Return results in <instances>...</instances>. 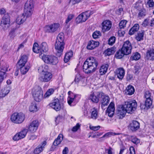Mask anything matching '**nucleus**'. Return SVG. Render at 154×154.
I'll use <instances>...</instances> for the list:
<instances>
[{
  "mask_svg": "<svg viewBox=\"0 0 154 154\" xmlns=\"http://www.w3.org/2000/svg\"><path fill=\"white\" fill-rule=\"evenodd\" d=\"M30 111L31 112H36L37 111V107L36 105L33 104L31 105L29 108Z\"/></svg>",
  "mask_w": 154,
  "mask_h": 154,
  "instance_id": "51",
  "label": "nucleus"
},
{
  "mask_svg": "<svg viewBox=\"0 0 154 154\" xmlns=\"http://www.w3.org/2000/svg\"><path fill=\"white\" fill-rule=\"evenodd\" d=\"M103 93L102 92H97L95 94H91L89 97V99L94 103H97L99 100V98L102 96Z\"/></svg>",
  "mask_w": 154,
  "mask_h": 154,
  "instance_id": "15",
  "label": "nucleus"
},
{
  "mask_svg": "<svg viewBox=\"0 0 154 154\" xmlns=\"http://www.w3.org/2000/svg\"><path fill=\"white\" fill-rule=\"evenodd\" d=\"M10 92L9 88L6 87L1 90L0 92V97H4L7 95Z\"/></svg>",
  "mask_w": 154,
  "mask_h": 154,
  "instance_id": "37",
  "label": "nucleus"
},
{
  "mask_svg": "<svg viewBox=\"0 0 154 154\" xmlns=\"http://www.w3.org/2000/svg\"><path fill=\"white\" fill-rule=\"evenodd\" d=\"M115 75L120 80H122L124 76L125 71L123 68L117 69L115 71Z\"/></svg>",
  "mask_w": 154,
  "mask_h": 154,
  "instance_id": "20",
  "label": "nucleus"
},
{
  "mask_svg": "<svg viewBox=\"0 0 154 154\" xmlns=\"http://www.w3.org/2000/svg\"><path fill=\"white\" fill-rule=\"evenodd\" d=\"M120 134V133H116L111 132H108L106 133L102 137V138L106 137L107 138L111 137L112 136H115L116 135H119Z\"/></svg>",
  "mask_w": 154,
  "mask_h": 154,
  "instance_id": "44",
  "label": "nucleus"
},
{
  "mask_svg": "<svg viewBox=\"0 0 154 154\" xmlns=\"http://www.w3.org/2000/svg\"><path fill=\"white\" fill-rule=\"evenodd\" d=\"M10 17L8 14H5L2 17L1 26L3 28L8 27L10 23Z\"/></svg>",
  "mask_w": 154,
  "mask_h": 154,
  "instance_id": "16",
  "label": "nucleus"
},
{
  "mask_svg": "<svg viewBox=\"0 0 154 154\" xmlns=\"http://www.w3.org/2000/svg\"><path fill=\"white\" fill-rule=\"evenodd\" d=\"M98 64L97 60L94 57L88 58L84 63V72L87 74L94 72L97 69Z\"/></svg>",
  "mask_w": 154,
  "mask_h": 154,
  "instance_id": "1",
  "label": "nucleus"
},
{
  "mask_svg": "<svg viewBox=\"0 0 154 154\" xmlns=\"http://www.w3.org/2000/svg\"><path fill=\"white\" fill-rule=\"evenodd\" d=\"M32 50L35 53H39V54H42L41 49L40 47H38V45L37 43H34L33 45Z\"/></svg>",
  "mask_w": 154,
  "mask_h": 154,
  "instance_id": "36",
  "label": "nucleus"
},
{
  "mask_svg": "<svg viewBox=\"0 0 154 154\" xmlns=\"http://www.w3.org/2000/svg\"><path fill=\"white\" fill-rule=\"evenodd\" d=\"M139 29V26L138 24H135L129 30L128 34L129 35H131L133 34L136 32L138 31Z\"/></svg>",
  "mask_w": 154,
  "mask_h": 154,
  "instance_id": "32",
  "label": "nucleus"
},
{
  "mask_svg": "<svg viewBox=\"0 0 154 154\" xmlns=\"http://www.w3.org/2000/svg\"><path fill=\"white\" fill-rule=\"evenodd\" d=\"M144 31L143 30L139 31L136 35L135 39L138 41H140L143 39Z\"/></svg>",
  "mask_w": 154,
  "mask_h": 154,
  "instance_id": "31",
  "label": "nucleus"
},
{
  "mask_svg": "<svg viewBox=\"0 0 154 154\" xmlns=\"http://www.w3.org/2000/svg\"><path fill=\"white\" fill-rule=\"evenodd\" d=\"M144 97L145 100L152 99V97L151 96V93L149 91H146L144 94Z\"/></svg>",
  "mask_w": 154,
  "mask_h": 154,
  "instance_id": "46",
  "label": "nucleus"
},
{
  "mask_svg": "<svg viewBox=\"0 0 154 154\" xmlns=\"http://www.w3.org/2000/svg\"><path fill=\"white\" fill-rule=\"evenodd\" d=\"M54 91V90L53 88H50L48 89L44 95V97L47 98L52 94Z\"/></svg>",
  "mask_w": 154,
  "mask_h": 154,
  "instance_id": "45",
  "label": "nucleus"
},
{
  "mask_svg": "<svg viewBox=\"0 0 154 154\" xmlns=\"http://www.w3.org/2000/svg\"><path fill=\"white\" fill-rule=\"evenodd\" d=\"M20 72L22 74H25L28 71L30 68L29 65L20 66Z\"/></svg>",
  "mask_w": 154,
  "mask_h": 154,
  "instance_id": "39",
  "label": "nucleus"
},
{
  "mask_svg": "<svg viewBox=\"0 0 154 154\" xmlns=\"http://www.w3.org/2000/svg\"><path fill=\"white\" fill-rule=\"evenodd\" d=\"M116 51L115 48L112 47L107 49L104 51V53L106 56H109L113 54Z\"/></svg>",
  "mask_w": 154,
  "mask_h": 154,
  "instance_id": "35",
  "label": "nucleus"
},
{
  "mask_svg": "<svg viewBox=\"0 0 154 154\" xmlns=\"http://www.w3.org/2000/svg\"><path fill=\"white\" fill-rule=\"evenodd\" d=\"M130 127L132 131H135L140 128V123L136 121H133L130 124Z\"/></svg>",
  "mask_w": 154,
  "mask_h": 154,
  "instance_id": "25",
  "label": "nucleus"
},
{
  "mask_svg": "<svg viewBox=\"0 0 154 154\" xmlns=\"http://www.w3.org/2000/svg\"><path fill=\"white\" fill-rule=\"evenodd\" d=\"M39 57L45 63L48 64L56 65L58 62L57 57L53 55H45L42 54H39Z\"/></svg>",
  "mask_w": 154,
  "mask_h": 154,
  "instance_id": "3",
  "label": "nucleus"
},
{
  "mask_svg": "<svg viewBox=\"0 0 154 154\" xmlns=\"http://www.w3.org/2000/svg\"><path fill=\"white\" fill-rule=\"evenodd\" d=\"M63 135L62 134H60L57 138L55 140L53 143V145L52 146L51 148L54 149L55 148H54V146H57L60 144L63 140Z\"/></svg>",
  "mask_w": 154,
  "mask_h": 154,
  "instance_id": "26",
  "label": "nucleus"
},
{
  "mask_svg": "<svg viewBox=\"0 0 154 154\" xmlns=\"http://www.w3.org/2000/svg\"><path fill=\"white\" fill-rule=\"evenodd\" d=\"M152 103V99L145 100V104L144 105H141L140 107L141 109H145L146 108H149L151 106Z\"/></svg>",
  "mask_w": 154,
  "mask_h": 154,
  "instance_id": "30",
  "label": "nucleus"
},
{
  "mask_svg": "<svg viewBox=\"0 0 154 154\" xmlns=\"http://www.w3.org/2000/svg\"><path fill=\"white\" fill-rule=\"evenodd\" d=\"M91 116L90 118L96 119L97 117V110L94 108L91 110Z\"/></svg>",
  "mask_w": 154,
  "mask_h": 154,
  "instance_id": "43",
  "label": "nucleus"
},
{
  "mask_svg": "<svg viewBox=\"0 0 154 154\" xmlns=\"http://www.w3.org/2000/svg\"><path fill=\"white\" fill-rule=\"evenodd\" d=\"M100 32L99 31L94 32L92 36L94 38H97L99 37L100 35Z\"/></svg>",
  "mask_w": 154,
  "mask_h": 154,
  "instance_id": "53",
  "label": "nucleus"
},
{
  "mask_svg": "<svg viewBox=\"0 0 154 154\" xmlns=\"http://www.w3.org/2000/svg\"><path fill=\"white\" fill-rule=\"evenodd\" d=\"M145 58L148 60H154V49H148L146 53Z\"/></svg>",
  "mask_w": 154,
  "mask_h": 154,
  "instance_id": "19",
  "label": "nucleus"
},
{
  "mask_svg": "<svg viewBox=\"0 0 154 154\" xmlns=\"http://www.w3.org/2000/svg\"><path fill=\"white\" fill-rule=\"evenodd\" d=\"M140 58V54L138 52H135L132 54L130 57V59L132 60H139Z\"/></svg>",
  "mask_w": 154,
  "mask_h": 154,
  "instance_id": "41",
  "label": "nucleus"
},
{
  "mask_svg": "<svg viewBox=\"0 0 154 154\" xmlns=\"http://www.w3.org/2000/svg\"><path fill=\"white\" fill-rule=\"evenodd\" d=\"M121 50L126 55L130 54L131 52L132 46L129 40H127L124 42Z\"/></svg>",
  "mask_w": 154,
  "mask_h": 154,
  "instance_id": "8",
  "label": "nucleus"
},
{
  "mask_svg": "<svg viewBox=\"0 0 154 154\" xmlns=\"http://www.w3.org/2000/svg\"><path fill=\"white\" fill-rule=\"evenodd\" d=\"M59 26V23H54L46 26L45 27V31L47 32L53 33L57 30Z\"/></svg>",
  "mask_w": 154,
  "mask_h": 154,
  "instance_id": "11",
  "label": "nucleus"
},
{
  "mask_svg": "<svg viewBox=\"0 0 154 154\" xmlns=\"http://www.w3.org/2000/svg\"><path fill=\"white\" fill-rule=\"evenodd\" d=\"M39 125L38 120H35L31 123L28 127V130L31 132L34 133L37 130Z\"/></svg>",
  "mask_w": 154,
  "mask_h": 154,
  "instance_id": "17",
  "label": "nucleus"
},
{
  "mask_svg": "<svg viewBox=\"0 0 154 154\" xmlns=\"http://www.w3.org/2000/svg\"><path fill=\"white\" fill-rule=\"evenodd\" d=\"M69 152V149L67 147H65L62 152V154H67Z\"/></svg>",
  "mask_w": 154,
  "mask_h": 154,
  "instance_id": "63",
  "label": "nucleus"
},
{
  "mask_svg": "<svg viewBox=\"0 0 154 154\" xmlns=\"http://www.w3.org/2000/svg\"><path fill=\"white\" fill-rule=\"evenodd\" d=\"M27 57L23 55L19 60L18 63L20 66H25L27 60Z\"/></svg>",
  "mask_w": 154,
  "mask_h": 154,
  "instance_id": "33",
  "label": "nucleus"
},
{
  "mask_svg": "<svg viewBox=\"0 0 154 154\" xmlns=\"http://www.w3.org/2000/svg\"><path fill=\"white\" fill-rule=\"evenodd\" d=\"M57 38L59 39H61L64 40V34L63 33H59L57 36Z\"/></svg>",
  "mask_w": 154,
  "mask_h": 154,
  "instance_id": "58",
  "label": "nucleus"
},
{
  "mask_svg": "<svg viewBox=\"0 0 154 154\" xmlns=\"http://www.w3.org/2000/svg\"><path fill=\"white\" fill-rule=\"evenodd\" d=\"M33 3L32 0H28L25 4L24 13L26 17H30L33 10Z\"/></svg>",
  "mask_w": 154,
  "mask_h": 154,
  "instance_id": "5",
  "label": "nucleus"
},
{
  "mask_svg": "<svg viewBox=\"0 0 154 154\" xmlns=\"http://www.w3.org/2000/svg\"><path fill=\"white\" fill-rule=\"evenodd\" d=\"M73 55V52L72 51L66 53L65 56L64 60L65 63L68 62Z\"/></svg>",
  "mask_w": 154,
  "mask_h": 154,
  "instance_id": "38",
  "label": "nucleus"
},
{
  "mask_svg": "<svg viewBox=\"0 0 154 154\" xmlns=\"http://www.w3.org/2000/svg\"><path fill=\"white\" fill-rule=\"evenodd\" d=\"M52 77V75L51 73L45 72L41 74L38 79L41 82H47L51 80Z\"/></svg>",
  "mask_w": 154,
  "mask_h": 154,
  "instance_id": "9",
  "label": "nucleus"
},
{
  "mask_svg": "<svg viewBox=\"0 0 154 154\" xmlns=\"http://www.w3.org/2000/svg\"><path fill=\"white\" fill-rule=\"evenodd\" d=\"M25 119V116L22 113H14L11 116V120L13 123L16 124L22 123Z\"/></svg>",
  "mask_w": 154,
  "mask_h": 154,
  "instance_id": "6",
  "label": "nucleus"
},
{
  "mask_svg": "<svg viewBox=\"0 0 154 154\" xmlns=\"http://www.w3.org/2000/svg\"><path fill=\"white\" fill-rule=\"evenodd\" d=\"M149 25L151 27L154 26V18H152L149 22Z\"/></svg>",
  "mask_w": 154,
  "mask_h": 154,
  "instance_id": "64",
  "label": "nucleus"
},
{
  "mask_svg": "<svg viewBox=\"0 0 154 154\" xmlns=\"http://www.w3.org/2000/svg\"><path fill=\"white\" fill-rule=\"evenodd\" d=\"M80 125L79 123H77L76 125L73 127L72 129V131L74 132L77 131L80 128Z\"/></svg>",
  "mask_w": 154,
  "mask_h": 154,
  "instance_id": "57",
  "label": "nucleus"
},
{
  "mask_svg": "<svg viewBox=\"0 0 154 154\" xmlns=\"http://www.w3.org/2000/svg\"><path fill=\"white\" fill-rule=\"evenodd\" d=\"M48 68V66L46 65H45V66H39L38 69V72L39 73L42 72V73L45 72L44 71V68Z\"/></svg>",
  "mask_w": 154,
  "mask_h": 154,
  "instance_id": "55",
  "label": "nucleus"
},
{
  "mask_svg": "<svg viewBox=\"0 0 154 154\" xmlns=\"http://www.w3.org/2000/svg\"><path fill=\"white\" fill-rule=\"evenodd\" d=\"M49 106L56 111H59L61 109H63L64 106L60 104L59 100L57 98L55 99L53 102L49 104Z\"/></svg>",
  "mask_w": 154,
  "mask_h": 154,
  "instance_id": "12",
  "label": "nucleus"
},
{
  "mask_svg": "<svg viewBox=\"0 0 154 154\" xmlns=\"http://www.w3.org/2000/svg\"><path fill=\"white\" fill-rule=\"evenodd\" d=\"M127 111L125 108H124L123 105L120 106L118 109L117 114L120 118H122L125 116Z\"/></svg>",
  "mask_w": 154,
  "mask_h": 154,
  "instance_id": "23",
  "label": "nucleus"
},
{
  "mask_svg": "<svg viewBox=\"0 0 154 154\" xmlns=\"http://www.w3.org/2000/svg\"><path fill=\"white\" fill-rule=\"evenodd\" d=\"M123 106L127 112L130 113L136 109L137 104L135 100H129L125 102V104Z\"/></svg>",
  "mask_w": 154,
  "mask_h": 154,
  "instance_id": "4",
  "label": "nucleus"
},
{
  "mask_svg": "<svg viewBox=\"0 0 154 154\" xmlns=\"http://www.w3.org/2000/svg\"><path fill=\"white\" fill-rule=\"evenodd\" d=\"M149 24L148 20L146 19H145L142 23V25L144 27L146 26Z\"/></svg>",
  "mask_w": 154,
  "mask_h": 154,
  "instance_id": "61",
  "label": "nucleus"
},
{
  "mask_svg": "<svg viewBox=\"0 0 154 154\" xmlns=\"http://www.w3.org/2000/svg\"><path fill=\"white\" fill-rule=\"evenodd\" d=\"M100 105L101 108L103 110H105L106 108V107L109 103L110 98L109 96L105 95L103 93V95L101 97Z\"/></svg>",
  "mask_w": 154,
  "mask_h": 154,
  "instance_id": "10",
  "label": "nucleus"
},
{
  "mask_svg": "<svg viewBox=\"0 0 154 154\" xmlns=\"http://www.w3.org/2000/svg\"><path fill=\"white\" fill-rule=\"evenodd\" d=\"M127 23V21L126 20H122L119 24V26L120 28L122 29L126 26V25Z\"/></svg>",
  "mask_w": 154,
  "mask_h": 154,
  "instance_id": "49",
  "label": "nucleus"
},
{
  "mask_svg": "<svg viewBox=\"0 0 154 154\" xmlns=\"http://www.w3.org/2000/svg\"><path fill=\"white\" fill-rule=\"evenodd\" d=\"M40 48L41 51H42L43 52H46L48 50V46L45 42H43L41 44Z\"/></svg>",
  "mask_w": 154,
  "mask_h": 154,
  "instance_id": "40",
  "label": "nucleus"
},
{
  "mask_svg": "<svg viewBox=\"0 0 154 154\" xmlns=\"http://www.w3.org/2000/svg\"><path fill=\"white\" fill-rule=\"evenodd\" d=\"M147 4L149 7H152L154 6V2L152 0H149Z\"/></svg>",
  "mask_w": 154,
  "mask_h": 154,
  "instance_id": "60",
  "label": "nucleus"
},
{
  "mask_svg": "<svg viewBox=\"0 0 154 154\" xmlns=\"http://www.w3.org/2000/svg\"><path fill=\"white\" fill-rule=\"evenodd\" d=\"M32 93L34 99L36 102H39L43 98V92L39 86H35L32 89Z\"/></svg>",
  "mask_w": 154,
  "mask_h": 154,
  "instance_id": "2",
  "label": "nucleus"
},
{
  "mask_svg": "<svg viewBox=\"0 0 154 154\" xmlns=\"http://www.w3.org/2000/svg\"><path fill=\"white\" fill-rule=\"evenodd\" d=\"M130 154H135V149L133 146H131L129 149Z\"/></svg>",
  "mask_w": 154,
  "mask_h": 154,
  "instance_id": "62",
  "label": "nucleus"
},
{
  "mask_svg": "<svg viewBox=\"0 0 154 154\" xmlns=\"http://www.w3.org/2000/svg\"><path fill=\"white\" fill-rule=\"evenodd\" d=\"M93 14L92 11H88L85 12H83L79 15L76 18V22L78 23L85 22Z\"/></svg>",
  "mask_w": 154,
  "mask_h": 154,
  "instance_id": "7",
  "label": "nucleus"
},
{
  "mask_svg": "<svg viewBox=\"0 0 154 154\" xmlns=\"http://www.w3.org/2000/svg\"><path fill=\"white\" fill-rule=\"evenodd\" d=\"M29 17H26L24 13L22 15L18 17L17 19V23L18 24H22L25 21L26 18Z\"/></svg>",
  "mask_w": 154,
  "mask_h": 154,
  "instance_id": "28",
  "label": "nucleus"
},
{
  "mask_svg": "<svg viewBox=\"0 0 154 154\" xmlns=\"http://www.w3.org/2000/svg\"><path fill=\"white\" fill-rule=\"evenodd\" d=\"M131 140L132 142L135 144H137L140 143V140L135 137L131 136Z\"/></svg>",
  "mask_w": 154,
  "mask_h": 154,
  "instance_id": "48",
  "label": "nucleus"
},
{
  "mask_svg": "<svg viewBox=\"0 0 154 154\" xmlns=\"http://www.w3.org/2000/svg\"><path fill=\"white\" fill-rule=\"evenodd\" d=\"M84 78V77L79 73L77 74L75 79V82L78 83L80 80Z\"/></svg>",
  "mask_w": 154,
  "mask_h": 154,
  "instance_id": "47",
  "label": "nucleus"
},
{
  "mask_svg": "<svg viewBox=\"0 0 154 154\" xmlns=\"http://www.w3.org/2000/svg\"><path fill=\"white\" fill-rule=\"evenodd\" d=\"M125 55L123 51L121 50V49L117 51L115 54V57L118 59L122 58Z\"/></svg>",
  "mask_w": 154,
  "mask_h": 154,
  "instance_id": "42",
  "label": "nucleus"
},
{
  "mask_svg": "<svg viewBox=\"0 0 154 154\" xmlns=\"http://www.w3.org/2000/svg\"><path fill=\"white\" fill-rule=\"evenodd\" d=\"M134 87L132 85H129L126 88L125 93L127 94L131 95L134 94Z\"/></svg>",
  "mask_w": 154,
  "mask_h": 154,
  "instance_id": "34",
  "label": "nucleus"
},
{
  "mask_svg": "<svg viewBox=\"0 0 154 154\" xmlns=\"http://www.w3.org/2000/svg\"><path fill=\"white\" fill-rule=\"evenodd\" d=\"M72 94H73V97H70V96H69V98L68 99V103L71 106L72 103L73 102L76 96V95L73 94V93Z\"/></svg>",
  "mask_w": 154,
  "mask_h": 154,
  "instance_id": "50",
  "label": "nucleus"
},
{
  "mask_svg": "<svg viewBox=\"0 0 154 154\" xmlns=\"http://www.w3.org/2000/svg\"><path fill=\"white\" fill-rule=\"evenodd\" d=\"M64 45L65 44L55 43V48L56 52V55L57 56L60 57L62 55Z\"/></svg>",
  "mask_w": 154,
  "mask_h": 154,
  "instance_id": "13",
  "label": "nucleus"
},
{
  "mask_svg": "<svg viewBox=\"0 0 154 154\" xmlns=\"http://www.w3.org/2000/svg\"><path fill=\"white\" fill-rule=\"evenodd\" d=\"M114 104L113 103L111 102L108 106L106 110L108 116L112 117L115 111Z\"/></svg>",
  "mask_w": 154,
  "mask_h": 154,
  "instance_id": "21",
  "label": "nucleus"
},
{
  "mask_svg": "<svg viewBox=\"0 0 154 154\" xmlns=\"http://www.w3.org/2000/svg\"><path fill=\"white\" fill-rule=\"evenodd\" d=\"M145 15L146 12L144 10L140 11L138 14V16L139 17H141Z\"/></svg>",
  "mask_w": 154,
  "mask_h": 154,
  "instance_id": "56",
  "label": "nucleus"
},
{
  "mask_svg": "<svg viewBox=\"0 0 154 154\" xmlns=\"http://www.w3.org/2000/svg\"><path fill=\"white\" fill-rule=\"evenodd\" d=\"M133 75L130 74L128 73L126 76V79L127 81H129L133 79Z\"/></svg>",
  "mask_w": 154,
  "mask_h": 154,
  "instance_id": "59",
  "label": "nucleus"
},
{
  "mask_svg": "<svg viewBox=\"0 0 154 154\" xmlns=\"http://www.w3.org/2000/svg\"><path fill=\"white\" fill-rule=\"evenodd\" d=\"M109 65L108 64H105L103 65L100 67L99 69V72L100 75H103L106 72Z\"/></svg>",
  "mask_w": 154,
  "mask_h": 154,
  "instance_id": "29",
  "label": "nucleus"
},
{
  "mask_svg": "<svg viewBox=\"0 0 154 154\" xmlns=\"http://www.w3.org/2000/svg\"><path fill=\"white\" fill-rule=\"evenodd\" d=\"M0 70L1 73H4L5 74L9 67L8 65L6 62L2 61L0 63Z\"/></svg>",
  "mask_w": 154,
  "mask_h": 154,
  "instance_id": "27",
  "label": "nucleus"
},
{
  "mask_svg": "<svg viewBox=\"0 0 154 154\" xmlns=\"http://www.w3.org/2000/svg\"><path fill=\"white\" fill-rule=\"evenodd\" d=\"M99 45V42L93 40H91L89 42L87 48L88 49L92 50L97 47Z\"/></svg>",
  "mask_w": 154,
  "mask_h": 154,
  "instance_id": "24",
  "label": "nucleus"
},
{
  "mask_svg": "<svg viewBox=\"0 0 154 154\" xmlns=\"http://www.w3.org/2000/svg\"><path fill=\"white\" fill-rule=\"evenodd\" d=\"M102 30L103 32L109 30L112 27V23L109 20H105L102 23Z\"/></svg>",
  "mask_w": 154,
  "mask_h": 154,
  "instance_id": "18",
  "label": "nucleus"
},
{
  "mask_svg": "<svg viewBox=\"0 0 154 154\" xmlns=\"http://www.w3.org/2000/svg\"><path fill=\"white\" fill-rule=\"evenodd\" d=\"M116 38L114 36L111 37L109 39L108 44L110 45H112L114 44L116 41Z\"/></svg>",
  "mask_w": 154,
  "mask_h": 154,
  "instance_id": "52",
  "label": "nucleus"
},
{
  "mask_svg": "<svg viewBox=\"0 0 154 154\" xmlns=\"http://www.w3.org/2000/svg\"><path fill=\"white\" fill-rule=\"evenodd\" d=\"M27 132V129H23L20 132L17 133L13 137V139L16 141L23 138L25 137Z\"/></svg>",
  "mask_w": 154,
  "mask_h": 154,
  "instance_id": "14",
  "label": "nucleus"
},
{
  "mask_svg": "<svg viewBox=\"0 0 154 154\" xmlns=\"http://www.w3.org/2000/svg\"><path fill=\"white\" fill-rule=\"evenodd\" d=\"M74 15L72 14H70L68 15L66 21L65 23L67 24L69 22L71 21L74 17Z\"/></svg>",
  "mask_w": 154,
  "mask_h": 154,
  "instance_id": "54",
  "label": "nucleus"
},
{
  "mask_svg": "<svg viewBox=\"0 0 154 154\" xmlns=\"http://www.w3.org/2000/svg\"><path fill=\"white\" fill-rule=\"evenodd\" d=\"M46 144V142L44 141L41 144H39L34 149V152L35 154H38L43 150L44 146Z\"/></svg>",
  "mask_w": 154,
  "mask_h": 154,
  "instance_id": "22",
  "label": "nucleus"
}]
</instances>
